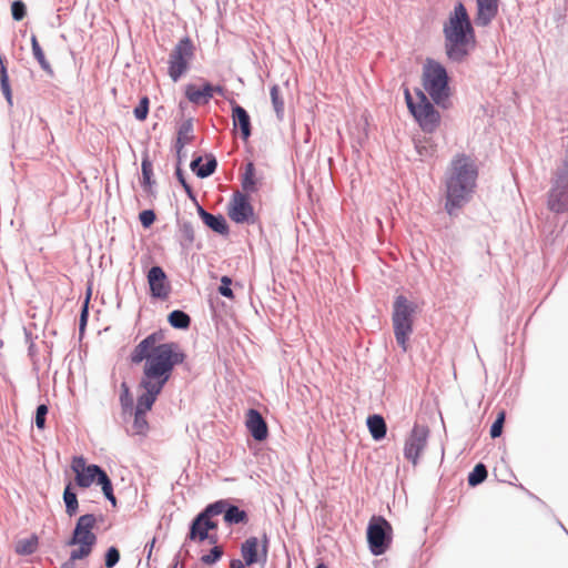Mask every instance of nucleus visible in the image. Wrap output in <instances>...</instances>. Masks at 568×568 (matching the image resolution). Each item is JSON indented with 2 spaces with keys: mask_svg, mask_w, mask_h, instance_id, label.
I'll return each mask as SVG.
<instances>
[{
  "mask_svg": "<svg viewBox=\"0 0 568 568\" xmlns=\"http://www.w3.org/2000/svg\"><path fill=\"white\" fill-rule=\"evenodd\" d=\"M224 521L227 525L246 524L248 521L247 513L240 507L229 504L224 511Z\"/></svg>",
  "mask_w": 568,
  "mask_h": 568,
  "instance_id": "bb28decb",
  "label": "nucleus"
},
{
  "mask_svg": "<svg viewBox=\"0 0 568 568\" xmlns=\"http://www.w3.org/2000/svg\"><path fill=\"white\" fill-rule=\"evenodd\" d=\"M268 547H270V538H268L267 534L264 532L263 536H262V541H261V546H260V548L262 550L263 565L267 560Z\"/></svg>",
  "mask_w": 568,
  "mask_h": 568,
  "instance_id": "8fccbe9b",
  "label": "nucleus"
},
{
  "mask_svg": "<svg viewBox=\"0 0 568 568\" xmlns=\"http://www.w3.org/2000/svg\"><path fill=\"white\" fill-rule=\"evenodd\" d=\"M202 521H203V525H205L207 531L214 530L217 528V523L212 520V517H204L202 519Z\"/></svg>",
  "mask_w": 568,
  "mask_h": 568,
  "instance_id": "864d4df0",
  "label": "nucleus"
},
{
  "mask_svg": "<svg viewBox=\"0 0 568 568\" xmlns=\"http://www.w3.org/2000/svg\"><path fill=\"white\" fill-rule=\"evenodd\" d=\"M231 285H232V278L227 275L222 276L220 286L217 288L219 293L224 297H227L231 300L234 298V293L231 288Z\"/></svg>",
  "mask_w": 568,
  "mask_h": 568,
  "instance_id": "de8ad7c7",
  "label": "nucleus"
},
{
  "mask_svg": "<svg viewBox=\"0 0 568 568\" xmlns=\"http://www.w3.org/2000/svg\"><path fill=\"white\" fill-rule=\"evenodd\" d=\"M478 166L465 153H457L445 172V209L453 216L468 203L477 186Z\"/></svg>",
  "mask_w": 568,
  "mask_h": 568,
  "instance_id": "f03ea898",
  "label": "nucleus"
},
{
  "mask_svg": "<svg viewBox=\"0 0 568 568\" xmlns=\"http://www.w3.org/2000/svg\"><path fill=\"white\" fill-rule=\"evenodd\" d=\"M49 408L45 404L38 405L36 409L34 424L38 429H44Z\"/></svg>",
  "mask_w": 568,
  "mask_h": 568,
  "instance_id": "a18cd8bd",
  "label": "nucleus"
},
{
  "mask_svg": "<svg viewBox=\"0 0 568 568\" xmlns=\"http://www.w3.org/2000/svg\"><path fill=\"white\" fill-rule=\"evenodd\" d=\"M89 318V310L87 304L82 307L81 314H80V321H79V329L82 333L87 326Z\"/></svg>",
  "mask_w": 568,
  "mask_h": 568,
  "instance_id": "3c124183",
  "label": "nucleus"
},
{
  "mask_svg": "<svg viewBox=\"0 0 568 568\" xmlns=\"http://www.w3.org/2000/svg\"><path fill=\"white\" fill-rule=\"evenodd\" d=\"M206 162L202 164L203 158L201 155L195 156L190 164L191 170L200 179H205L214 174L217 169V161L213 154H206Z\"/></svg>",
  "mask_w": 568,
  "mask_h": 568,
  "instance_id": "aec40b11",
  "label": "nucleus"
},
{
  "mask_svg": "<svg viewBox=\"0 0 568 568\" xmlns=\"http://www.w3.org/2000/svg\"><path fill=\"white\" fill-rule=\"evenodd\" d=\"M487 475L486 466L483 463H478L468 475V485L470 487L480 485L487 478Z\"/></svg>",
  "mask_w": 568,
  "mask_h": 568,
  "instance_id": "f704fd0d",
  "label": "nucleus"
},
{
  "mask_svg": "<svg viewBox=\"0 0 568 568\" xmlns=\"http://www.w3.org/2000/svg\"><path fill=\"white\" fill-rule=\"evenodd\" d=\"M150 100L146 95L142 97L133 110L136 120L144 121L149 114Z\"/></svg>",
  "mask_w": 568,
  "mask_h": 568,
  "instance_id": "ea45409f",
  "label": "nucleus"
},
{
  "mask_svg": "<svg viewBox=\"0 0 568 568\" xmlns=\"http://www.w3.org/2000/svg\"><path fill=\"white\" fill-rule=\"evenodd\" d=\"M95 484L101 486V489H102V493H103L104 497L113 506H115L116 505V498H115L114 493H113V485H112V481H111L110 477L108 476V474H106V471L104 469L101 473V475L99 476V478L97 479Z\"/></svg>",
  "mask_w": 568,
  "mask_h": 568,
  "instance_id": "2f4dec72",
  "label": "nucleus"
},
{
  "mask_svg": "<svg viewBox=\"0 0 568 568\" xmlns=\"http://www.w3.org/2000/svg\"><path fill=\"white\" fill-rule=\"evenodd\" d=\"M393 528L383 516H373L367 526V541L374 556L386 552L392 544Z\"/></svg>",
  "mask_w": 568,
  "mask_h": 568,
  "instance_id": "1a4fd4ad",
  "label": "nucleus"
},
{
  "mask_svg": "<svg viewBox=\"0 0 568 568\" xmlns=\"http://www.w3.org/2000/svg\"><path fill=\"white\" fill-rule=\"evenodd\" d=\"M196 206L199 216L209 229L220 235H229L230 227L226 219L222 214H212L203 209L199 203H196Z\"/></svg>",
  "mask_w": 568,
  "mask_h": 568,
  "instance_id": "dca6fc26",
  "label": "nucleus"
},
{
  "mask_svg": "<svg viewBox=\"0 0 568 568\" xmlns=\"http://www.w3.org/2000/svg\"><path fill=\"white\" fill-rule=\"evenodd\" d=\"M39 547V538L37 535H31L29 538L20 539L14 546V551L19 556L33 555Z\"/></svg>",
  "mask_w": 568,
  "mask_h": 568,
  "instance_id": "a878e982",
  "label": "nucleus"
},
{
  "mask_svg": "<svg viewBox=\"0 0 568 568\" xmlns=\"http://www.w3.org/2000/svg\"><path fill=\"white\" fill-rule=\"evenodd\" d=\"M368 430L375 440L385 438L387 433L386 422L378 414L369 415L366 420Z\"/></svg>",
  "mask_w": 568,
  "mask_h": 568,
  "instance_id": "412c9836",
  "label": "nucleus"
},
{
  "mask_svg": "<svg viewBox=\"0 0 568 568\" xmlns=\"http://www.w3.org/2000/svg\"><path fill=\"white\" fill-rule=\"evenodd\" d=\"M133 430L136 435H145L149 429L146 413L134 409Z\"/></svg>",
  "mask_w": 568,
  "mask_h": 568,
  "instance_id": "58836bf2",
  "label": "nucleus"
},
{
  "mask_svg": "<svg viewBox=\"0 0 568 568\" xmlns=\"http://www.w3.org/2000/svg\"><path fill=\"white\" fill-rule=\"evenodd\" d=\"M141 171V185L146 192H150L151 187L155 184V180H153V164L148 154H144L142 158Z\"/></svg>",
  "mask_w": 568,
  "mask_h": 568,
  "instance_id": "cd10ccee",
  "label": "nucleus"
},
{
  "mask_svg": "<svg viewBox=\"0 0 568 568\" xmlns=\"http://www.w3.org/2000/svg\"><path fill=\"white\" fill-rule=\"evenodd\" d=\"M229 216L233 222L239 224L253 222L254 209L247 194L240 191L233 193L229 209Z\"/></svg>",
  "mask_w": 568,
  "mask_h": 568,
  "instance_id": "f8f14e48",
  "label": "nucleus"
},
{
  "mask_svg": "<svg viewBox=\"0 0 568 568\" xmlns=\"http://www.w3.org/2000/svg\"><path fill=\"white\" fill-rule=\"evenodd\" d=\"M444 48L449 61L463 63L476 47V33L469 13L457 1L443 26Z\"/></svg>",
  "mask_w": 568,
  "mask_h": 568,
  "instance_id": "7ed1b4c3",
  "label": "nucleus"
},
{
  "mask_svg": "<svg viewBox=\"0 0 568 568\" xmlns=\"http://www.w3.org/2000/svg\"><path fill=\"white\" fill-rule=\"evenodd\" d=\"M165 333L154 331L144 337L130 354L132 364L144 362L139 382L142 394L138 396L135 410L148 413L170 381L174 367L183 364L186 354L176 342H164Z\"/></svg>",
  "mask_w": 568,
  "mask_h": 568,
  "instance_id": "f257e3e1",
  "label": "nucleus"
},
{
  "mask_svg": "<svg viewBox=\"0 0 568 568\" xmlns=\"http://www.w3.org/2000/svg\"><path fill=\"white\" fill-rule=\"evenodd\" d=\"M499 0H477L475 22L479 27H487L498 13Z\"/></svg>",
  "mask_w": 568,
  "mask_h": 568,
  "instance_id": "a211bd4d",
  "label": "nucleus"
},
{
  "mask_svg": "<svg viewBox=\"0 0 568 568\" xmlns=\"http://www.w3.org/2000/svg\"><path fill=\"white\" fill-rule=\"evenodd\" d=\"M63 503L65 505V513L72 517L78 513L79 501L77 493L74 491L72 484L68 483L63 490Z\"/></svg>",
  "mask_w": 568,
  "mask_h": 568,
  "instance_id": "c85d7f7f",
  "label": "nucleus"
},
{
  "mask_svg": "<svg viewBox=\"0 0 568 568\" xmlns=\"http://www.w3.org/2000/svg\"><path fill=\"white\" fill-rule=\"evenodd\" d=\"M547 207L556 214L568 212V145L552 173Z\"/></svg>",
  "mask_w": 568,
  "mask_h": 568,
  "instance_id": "39448f33",
  "label": "nucleus"
},
{
  "mask_svg": "<svg viewBox=\"0 0 568 568\" xmlns=\"http://www.w3.org/2000/svg\"><path fill=\"white\" fill-rule=\"evenodd\" d=\"M423 87L434 103L445 106L450 91L446 68L433 59H427L423 69Z\"/></svg>",
  "mask_w": 568,
  "mask_h": 568,
  "instance_id": "423d86ee",
  "label": "nucleus"
},
{
  "mask_svg": "<svg viewBox=\"0 0 568 568\" xmlns=\"http://www.w3.org/2000/svg\"><path fill=\"white\" fill-rule=\"evenodd\" d=\"M67 545L68 546H75V545L80 546L78 549H73L70 554V556L72 557V560H80V559L88 557L91 554L92 548L95 545V541H88L85 539L70 538L67 541Z\"/></svg>",
  "mask_w": 568,
  "mask_h": 568,
  "instance_id": "b1692460",
  "label": "nucleus"
},
{
  "mask_svg": "<svg viewBox=\"0 0 568 568\" xmlns=\"http://www.w3.org/2000/svg\"><path fill=\"white\" fill-rule=\"evenodd\" d=\"M233 126L239 128L243 141H247L252 134L251 116L248 112L236 102H232Z\"/></svg>",
  "mask_w": 568,
  "mask_h": 568,
  "instance_id": "f3484780",
  "label": "nucleus"
},
{
  "mask_svg": "<svg viewBox=\"0 0 568 568\" xmlns=\"http://www.w3.org/2000/svg\"><path fill=\"white\" fill-rule=\"evenodd\" d=\"M505 418H506V413L505 410H500L495 419V422L493 423V425L490 426V436L491 438H498L501 436L503 434V428H504V423H505Z\"/></svg>",
  "mask_w": 568,
  "mask_h": 568,
  "instance_id": "37998d69",
  "label": "nucleus"
},
{
  "mask_svg": "<svg viewBox=\"0 0 568 568\" xmlns=\"http://www.w3.org/2000/svg\"><path fill=\"white\" fill-rule=\"evenodd\" d=\"M206 540L210 541V544H213L214 546L216 545L217 542V536L216 535H210L209 534V538H206Z\"/></svg>",
  "mask_w": 568,
  "mask_h": 568,
  "instance_id": "680f3d73",
  "label": "nucleus"
},
{
  "mask_svg": "<svg viewBox=\"0 0 568 568\" xmlns=\"http://www.w3.org/2000/svg\"><path fill=\"white\" fill-rule=\"evenodd\" d=\"M270 94L276 118L281 121L284 118V100L281 97L280 88L277 84L271 87Z\"/></svg>",
  "mask_w": 568,
  "mask_h": 568,
  "instance_id": "72a5a7b5",
  "label": "nucleus"
},
{
  "mask_svg": "<svg viewBox=\"0 0 568 568\" xmlns=\"http://www.w3.org/2000/svg\"><path fill=\"white\" fill-rule=\"evenodd\" d=\"M223 556V548L221 546H213L209 554H205L201 557V561L204 565H214L216 564Z\"/></svg>",
  "mask_w": 568,
  "mask_h": 568,
  "instance_id": "79ce46f5",
  "label": "nucleus"
},
{
  "mask_svg": "<svg viewBox=\"0 0 568 568\" xmlns=\"http://www.w3.org/2000/svg\"><path fill=\"white\" fill-rule=\"evenodd\" d=\"M154 544H155V538H153L149 544L145 545V549H148V558L151 557Z\"/></svg>",
  "mask_w": 568,
  "mask_h": 568,
  "instance_id": "4d7b16f0",
  "label": "nucleus"
},
{
  "mask_svg": "<svg viewBox=\"0 0 568 568\" xmlns=\"http://www.w3.org/2000/svg\"><path fill=\"white\" fill-rule=\"evenodd\" d=\"M74 562L75 560H72V557L70 556V558L61 565V568H74Z\"/></svg>",
  "mask_w": 568,
  "mask_h": 568,
  "instance_id": "6e6d98bb",
  "label": "nucleus"
},
{
  "mask_svg": "<svg viewBox=\"0 0 568 568\" xmlns=\"http://www.w3.org/2000/svg\"><path fill=\"white\" fill-rule=\"evenodd\" d=\"M120 404L124 413H132L134 402L126 382L121 383Z\"/></svg>",
  "mask_w": 568,
  "mask_h": 568,
  "instance_id": "e433bc0d",
  "label": "nucleus"
},
{
  "mask_svg": "<svg viewBox=\"0 0 568 568\" xmlns=\"http://www.w3.org/2000/svg\"><path fill=\"white\" fill-rule=\"evenodd\" d=\"M246 427L251 436L257 440L263 442L268 436V428L262 414L254 408H250L246 417Z\"/></svg>",
  "mask_w": 568,
  "mask_h": 568,
  "instance_id": "4468645a",
  "label": "nucleus"
},
{
  "mask_svg": "<svg viewBox=\"0 0 568 568\" xmlns=\"http://www.w3.org/2000/svg\"><path fill=\"white\" fill-rule=\"evenodd\" d=\"M178 226H179V233L182 237L181 245L187 247L191 244H193V242L195 240V232H194V226H193L192 222L181 221L178 223Z\"/></svg>",
  "mask_w": 568,
  "mask_h": 568,
  "instance_id": "473e14b6",
  "label": "nucleus"
},
{
  "mask_svg": "<svg viewBox=\"0 0 568 568\" xmlns=\"http://www.w3.org/2000/svg\"><path fill=\"white\" fill-rule=\"evenodd\" d=\"M95 523L97 518L93 514H85L80 516L70 538L85 539L88 541L97 542V536L92 532Z\"/></svg>",
  "mask_w": 568,
  "mask_h": 568,
  "instance_id": "6ab92c4d",
  "label": "nucleus"
},
{
  "mask_svg": "<svg viewBox=\"0 0 568 568\" xmlns=\"http://www.w3.org/2000/svg\"><path fill=\"white\" fill-rule=\"evenodd\" d=\"M179 555H180V554H178V555L175 556V558H174V564L172 565V567H171V568H185L184 564H181V565L179 564Z\"/></svg>",
  "mask_w": 568,
  "mask_h": 568,
  "instance_id": "052dcab7",
  "label": "nucleus"
},
{
  "mask_svg": "<svg viewBox=\"0 0 568 568\" xmlns=\"http://www.w3.org/2000/svg\"><path fill=\"white\" fill-rule=\"evenodd\" d=\"M185 97L191 103L196 105H203L209 103L207 99L203 93V90L199 89L195 84H187L185 87Z\"/></svg>",
  "mask_w": 568,
  "mask_h": 568,
  "instance_id": "c9c22d12",
  "label": "nucleus"
},
{
  "mask_svg": "<svg viewBox=\"0 0 568 568\" xmlns=\"http://www.w3.org/2000/svg\"><path fill=\"white\" fill-rule=\"evenodd\" d=\"M416 149H417V152L419 153V155H428L429 154L426 146H420L417 144Z\"/></svg>",
  "mask_w": 568,
  "mask_h": 568,
  "instance_id": "13d9d810",
  "label": "nucleus"
},
{
  "mask_svg": "<svg viewBox=\"0 0 568 568\" xmlns=\"http://www.w3.org/2000/svg\"><path fill=\"white\" fill-rule=\"evenodd\" d=\"M169 324L176 329H187L191 325V317L182 310H174L168 315Z\"/></svg>",
  "mask_w": 568,
  "mask_h": 568,
  "instance_id": "7c9ffc66",
  "label": "nucleus"
},
{
  "mask_svg": "<svg viewBox=\"0 0 568 568\" xmlns=\"http://www.w3.org/2000/svg\"><path fill=\"white\" fill-rule=\"evenodd\" d=\"M230 568H246L241 559H232L230 561Z\"/></svg>",
  "mask_w": 568,
  "mask_h": 568,
  "instance_id": "5fc2aeb1",
  "label": "nucleus"
},
{
  "mask_svg": "<svg viewBox=\"0 0 568 568\" xmlns=\"http://www.w3.org/2000/svg\"><path fill=\"white\" fill-rule=\"evenodd\" d=\"M204 518V515L197 514L193 520L190 524V529L187 534V539L192 541H204L206 538H209V531L203 525L202 519Z\"/></svg>",
  "mask_w": 568,
  "mask_h": 568,
  "instance_id": "4be33fe9",
  "label": "nucleus"
},
{
  "mask_svg": "<svg viewBox=\"0 0 568 568\" xmlns=\"http://www.w3.org/2000/svg\"><path fill=\"white\" fill-rule=\"evenodd\" d=\"M315 568H328L324 562H320Z\"/></svg>",
  "mask_w": 568,
  "mask_h": 568,
  "instance_id": "e2e57ef3",
  "label": "nucleus"
},
{
  "mask_svg": "<svg viewBox=\"0 0 568 568\" xmlns=\"http://www.w3.org/2000/svg\"><path fill=\"white\" fill-rule=\"evenodd\" d=\"M229 506V501L221 499L209 504L200 514L204 515V517H213L223 514Z\"/></svg>",
  "mask_w": 568,
  "mask_h": 568,
  "instance_id": "4c0bfd02",
  "label": "nucleus"
},
{
  "mask_svg": "<svg viewBox=\"0 0 568 568\" xmlns=\"http://www.w3.org/2000/svg\"><path fill=\"white\" fill-rule=\"evenodd\" d=\"M560 528H562L567 532V530H566V528L564 527L562 524H560Z\"/></svg>",
  "mask_w": 568,
  "mask_h": 568,
  "instance_id": "0e129e2a",
  "label": "nucleus"
},
{
  "mask_svg": "<svg viewBox=\"0 0 568 568\" xmlns=\"http://www.w3.org/2000/svg\"><path fill=\"white\" fill-rule=\"evenodd\" d=\"M155 219H156L155 212L151 209L143 210L139 214V220L141 222V225L144 229H149L154 223Z\"/></svg>",
  "mask_w": 568,
  "mask_h": 568,
  "instance_id": "09e8293b",
  "label": "nucleus"
},
{
  "mask_svg": "<svg viewBox=\"0 0 568 568\" xmlns=\"http://www.w3.org/2000/svg\"><path fill=\"white\" fill-rule=\"evenodd\" d=\"M429 429L425 425L415 424L410 435L405 442L404 456L410 460L414 465L417 464L420 453L424 450Z\"/></svg>",
  "mask_w": 568,
  "mask_h": 568,
  "instance_id": "9b49d317",
  "label": "nucleus"
},
{
  "mask_svg": "<svg viewBox=\"0 0 568 568\" xmlns=\"http://www.w3.org/2000/svg\"><path fill=\"white\" fill-rule=\"evenodd\" d=\"M417 95L419 101L414 102L409 91L407 89L405 90L407 108L422 130L427 133H433L440 123V114L422 90L417 91Z\"/></svg>",
  "mask_w": 568,
  "mask_h": 568,
  "instance_id": "0eeeda50",
  "label": "nucleus"
},
{
  "mask_svg": "<svg viewBox=\"0 0 568 568\" xmlns=\"http://www.w3.org/2000/svg\"><path fill=\"white\" fill-rule=\"evenodd\" d=\"M220 94V95H223L224 94V88L221 87V85H214L213 84V94Z\"/></svg>",
  "mask_w": 568,
  "mask_h": 568,
  "instance_id": "bf43d9fd",
  "label": "nucleus"
},
{
  "mask_svg": "<svg viewBox=\"0 0 568 568\" xmlns=\"http://www.w3.org/2000/svg\"><path fill=\"white\" fill-rule=\"evenodd\" d=\"M71 469L75 474L74 483L80 488H88L97 481L103 468L97 464H87L83 456H74Z\"/></svg>",
  "mask_w": 568,
  "mask_h": 568,
  "instance_id": "9d476101",
  "label": "nucleus"
},
{
  "mask_svg": "<svg viewBox=\"0 0 568 568\" xmlns=\"http://www.w3.org/2000/svg\"><path fill=\"white\" fill-rule=\"evenodd\" d=\"M195 57V45L189 37L178 41L168 60V74L173 82H178L189 70Z\"/></svg>",
  "mask_w": 568,
  "mask_h": 568,
  "instance_id": "6e6552de",
  "label": "nucleus"
},
{
  "mask_svg": "<svg viewBox=\"0 0 568 568\" xmlns=\"http://www.w3.org/2000/svg\"><path fill=\"white\" fill-rule=\"evenodd\" d=\"M202 90H203V93H204L205 98L210 102V100L214 97V94H213V84L210 83L209 81H205L203 83Z\"/></svg>",
  "mask_w": 568,
  "mask_h": 568,
  "instance_id": "603ef678",
  "label": "nucleus"
},
{
  "mask_svg": "<svg viewBox=\"0 0 568 568\" xmlns=\"http://www.w3.org/2000/svg\"><path fill=\"white\" fill-rule=\"evenodd\" d=\"M242 189L246 193H254L257 191V180L255 178V165L253 162H247L244 169V173L241 179Z\"/></svg>",
  "mask_w": 568,
  "mask_h": 568,
  "instance_id": "393cba45",
  "label": "nucleus"
},
{
  "mask_svg": "<svg viewBox=\"0 0 568 568\" xmlns=\"http://www.w3.org/2000/svg\"><path fill=\"white\" fill-rule=\"evenodd\" d=\"M150 295L153 298L166 300L171 293V285L169 283L166 273L159 266H152L146 275Z\"/></svg>",
  "mask_w": 568,
  "mask_h": 568,
  "instance_id": "ddd939ff",
  "label": "nucleus"
},
{
  "mask_svg": "<svg viewBox=\"0 0 568 568\" xmlns=\"http://www.w3.org/2000/svg\"><path fill=\"white\" fill-rule=\"evenodd\" d=\"M175 176H176V180L179 181V183L183 186L187 197L196 202L194 191H193L192 186L187 183L185 175H184V171L182 170L180 163L176 165Z\"/></svg>",
  "mask_w": 568,
  "mask_h": 568,
  "instance_id": "a19ab883",
  "label": "nucleus"
},
{
  "mask_svg": "<svg viewBox=\"0 0 568 568\" xmlns=\"http://www.w3.org/2000/svg\"><path fill=\"white\" fill-rule=\"evenodd\" d=\"M31 48L34 59L40 64L41 69L48 73L49 75H53V69L51 68V64L45 59L44 52L42 48L39 44V41L34 34L31 36Z\"/></svg>",
  "mask_w": 568,
  "mask_h": 568,
  "instance_id": "c756f323",
  "label": "nucleus"
},
{
  "mask_svg": "<svg viewBox=\"0 0 568 568\" xmlns=\"http://www.w3.org/2000/svg\"><path fill=\"white\" fill-rule=\"evenodd\" d=\"M417 304L405 295H397L393 302L392 323L395 339L403 352L408 349L409 336L413 333L414 316Z\"/></svg>",
  "mask_w": 568,
  "mask_h": 568,
  "instance_id": "20e7f679",
  "label": "nucleus"
},
{
  "mask_svg": "<svg viewBox=\"0 0 568 568\" xmlns=\"http://www.w3.org/2000/svg\"><path fill=\"white\" fill-rule=\"evenodd\" d=\"M120 561V551L116 547L111 546L104 555V565L106 568H113Z\"/></svg>",
  "mask_w": 568,
  "mask_h": 568,
  "instance_id": "c03bdc74",
  "label": "nucleus"
},
{
  "mask_svg": "<svg viewBox=\"0 0 568 568\" xmlns=\"http://www.w3.org/2000/svg\"><path fill=\"white\" fill-rule=\"evenodd\" d=\"M11 14L13 20L21 21L27 14V7L23 1L16 0L11 4Z\"/></svg>",
  "mask_w": 568,
  "mask_h": 568,
  "instance_id": "49530a36",
  "label": "nucleus"
},
{
  "mask_svg": "<svg viewBox=\"0 0 568 568\" xmlns=\"http://www.w3.org/2000/svg\"><path fill=\"white\" fill-rule=\"evenodd\" d=\"M193 120L187 119L181 123L178 129V139H176V152L180 156V153L185 144L190 143L193 140Z\"/></svg>",
  "mask_w": 568,
  "mask_h": 568,
  "instance_id": "5701e85b",
  "label": "nucleus"
},
{
  "mask_svg": "<svg viewBox=\"0 0 568 568\" xmlns=\"http://www.w3.org/2000/svg\"><path fill=\"white\" fill-rule=\"evenodd\" d=\"M241 556L244 567L263 564L262 550L257 537H248L241 544Z\"/></svg>",
  "mask_w": 568,
  "mask_h": 568,
  "instance_id": "2eb2a0df",
  "label": "nucleus"
}]
</instances>
